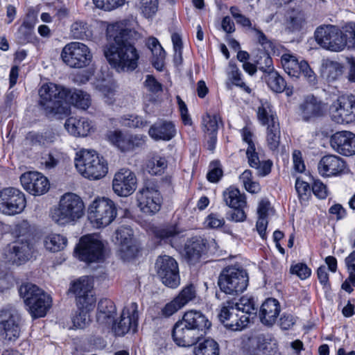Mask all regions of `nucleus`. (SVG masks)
Instances as JSON below:
<instances>
[{"mask_svg":"<svg viewBox=\"0 0 355 355\" xmlns=\"http://www.w3.org/2000/svg\"><path fill=\"white\" fill-rule=\"evenodd\" d=\"M107 37L109 43L104 55L108 62L119 71H134L139 58L135 42L140 38V34L128 28L126 22L119 21L107 26Z\"/></svg>","mask_w":355,"mask_h":355,"instance_id":"f257e3e1","label":"nucleus"},{"mask_svg":"<svg viewBox=\"0 0 355 355\" xmlns=\"http://www.w3.org/2000/svg\"><path fill=\"white\" fill-rule=\"evenodd\" d=\"M12 234L17 239L3 249L2 255L5 262L19 266L27 261L33 252V246L28 239L30 225L28 221L21 220L15 224Z\"/></svg>","mask_w":355,"mask_h":355,"instance_id":"f03ea898","label":"nucleus"},{"mask_svg":"<svg viewBox=\"0 0 355 355\" xmlns=\"http://www.w3.org/2000/svg\"><path fill=\"white\" fill-rule=\"evenodd\" d=\"M38 93L39 106L46 116L69 114V107L64 103L67 89L53 83H48L41 86Z\"/></svg>","mask_w":355,"mask_h":355,"instance_id":"7ed1b4c3","label":"nucleus"},{"mask_svg":"<svg viewBox=\"0 0 355 355\" xmlns=\"http://www.w3.org/2000/svg\"><path fill=\"white\" fill-rule=\"evenodd\" d=\"M85 214V205L82 198L73 193H66L61 196L57 207L51 211V218L56 224L64 226L74 224Z\"/></svg>","mask_w":355,"mask_h":355,"instance_id":"20e7f679","label":"nucleus"},{"mask_svg":"<svg viewBox=\"0 0 355 355\" xmlns=\"http://www.w3.org/2000/svg\"><path fill=\"white\" fill-rule=\"evenodd\" d=\"M75 166L80 174L93 180L103 178L108 171L107 162L90 150H81L76 154Z\"/></svg>","mask_w":355,"mask_h":355,"instance_id":"39448f33","label":"nucleus"},{"mask_svg":"<svg viewBox=\"0 0 355 355\" xmlns=\"http://www.w3.org/2000/svg\"><path fill=\"white\" fill-rule=\"evenodd\" d=\"M19 292L33 318L46 315L51 306V299L49 295L31 283L22 284Z\"/></svg>","mask_w":355,"mask_h":355,"instance_id":"423d86ee","label":"nucleus"},{"mask_svg":"<svg viewBox=\"0 0 355 355\" xmlns=\"http://www.w3.org/2000/svg\"><path fill=\"white\" fill-rule=\"evenodd\" d=\"M249 277L245 270L229 266L225 268L218 277L220 290L229 295H238L243 293L248 285Z\"/></svg>","mask_w":355,"mask_h":355,"instance_id":"0eeeda50","label":"nucleus"},{"mask_svg":"<svg viewBox=\"0 0 355 355\" xmlns=\"http://www.w3.org/2000/svg\"><path fill=\"white\" fill-rule=\"evenodd\" d=\"M116 216L115 204L109 198H96L88 207V218L98 228L110 225Z\"/></svg>","mask_w":355,"mask_h":355,"instance_id":"6e6552de","label":"nucleus"},{"mask_svg":"<svg viewBox=\"0 0 355 355\" xmlns=\"http://www.w3.org/2000/svg\"><path fill=\"white\" fill-rule=\"evenodd\" d=\"M315 38L321 47L331 51H341L347 46L345 33L333 25L318 27L315 31Z\"/></svg>","mask_w":355,"mask_h":355,"instance_id":"1a4fd4ad","label":"nucleus"},{"mask_svg":"<svg viewBox=\"0 0 355 355\" xmlns=\"http://www.w3.org/2000/svg\"><path fill=\"white\" fill-rule=\"evenodd\" d=\"M280 62L289 76L298 78L302 75L309 84L316 85L317 76L306 61L300 60L295 55L286 51L281 55Z\"/></svg>","mask_w":355,"mask_h":355,"instance_id":"9d476101","label":"nucleus"},{"mask_svg":"<svg viewBox=\"0 0 355 355\" xmlns=\"http://www.w3.org/2000/svg\"><path fill=\"white\" fill-rule=\"evenodd\" d=\"M61 58L69 67L81 69L90 64L92 54L86 44L79 42H71L63 47Z\"/></svg>","mask_w":355,"mask_h":355,"instance_id":"9b49d317","label":"nucleus"},{"mask_svg":"<svg viewBox=\"0 0 355 355\" xmlns=\"http://www.w3.org/2000/svg\"><path fill=\"white\" fill-rule=\"evenodd\" d=\"M78 259L87 263L101 262L105 259V248L97 235L83 236L75 249Z\"/></svg>","mask_w":355,"mask_h":355,"instance_id":"f8f14e48","label":"nucleus"},{"mask_svg":"<svg viewBox=\"0 0 355 355\" xmlns=\"http://www.w3.org/2000/svg\"><path fill=\"white\" fill-rule=\"evenodd\" d=\"M218 318L227 329L232 331H241L250 322L249 316L240 313L232 300L221 304Z\"/></svg>","mask_w":355,"mask_h":355,"instance_id":"ddd939ff","label":"nucleus"},{"mask_svg":"<svg viewBox=\"0 0 355 355\" xmlns=\"http://www.w3.org/2000/svg\"><path fill=\"white\" fill-rule=\"evenodd\" d=\"M330 114L331 119L337 123H349L355 121V96H339L331 105Z\"/></svg>","mask_w":355,"mask_h":355,"instance_id":"4468645a","label":"nucleus"},{"mask_svg":"<svg viewBox=\"0 0 355 355\" xmlns=\"http://www.w3.org/2000/svg\"><path fill=\"white\" fill-rule=\"evenodd\" d=\"M26 207L24 194L19 189L8 187L0 191V211L7 215L21 213Z\"/></svg>","mask_w":355,"mask_h":355,"instance_id":"2eb2a0df","label":"nucleus"},{"mask_svg":"<svg viewBox=\"0 0 355 355\" xmlns=\"http://www.w3.org/2000/svg\"><path fill=\"white\" fill-rule=\"evenodd\" d=\"M157 275L168 287L176 288L180 284L179 269L177 261L169 256H160L155 263Z\"/></svg>","mask_w":355,"mask_h":355,"instance_id":"dca6fc26","label":"nucleus"},{"mask_svg":"<svg viewBox=\"0 0 355 355\" xmlns=\"http://www.w3.org/2000/svg\"><path fill=\"white\" fill-rule=\"evenodd\" d=\"M69 291L76 296L78 307L94 309L96 299L93 292V283L89 277H82L74 282Z\"/></svg>","mask_w":355,"mask_h":355,"instance_id":"f3484780","label":"nucleus"},{"mask_svg":"<svg viewBox=\"0 0 355 355\" xmlns=\"http://www.w3.org/2000/svg\"><path fill=\"white\" fill-rule=\"evenodd\" d=\"M137 205L147 214H154L161 208L162 198L154 186H145L137 193Z\"/></svg>","mask_w":355,"mask_h":355,"instance_id":"a211bd4d","label":"nucleus"},{"mask_svg":"<svg viewBox=\"0 0 355 355\" xmlns=\"http://www.w3.org/2000/svg\"><path fill=\"white\" fill-rule=\"evenodd\" d=\"M137 180L135 174L128 168L117 171L112 180V189L119 196L127 197L136 190Z\"/></svg>","mask_w":355,"mask_h":355,"instance_id":"6ab92c4d","label":"nucleus"},{"mask_svg":"<svg viewBox=\"0 0 355 355\" xmlns=\"http://www.w3.org/2000/svg\"><path fill=\"white\" fill-rule=\"evenodd\" d=\"M0 334L5 339L12 341L17 340L21 333V319L19 315L10 311L0 312Z\"/></svg>","mask_w":355,"mask_h":355,"instance_id":"aec40b11","label":"nucleus"},{"mask_svg":"<svg viewBox=\"0 0 355 355\" xmlns=\"http://www.w3.org/2000/svg\"><path fill=\"white\" fill-rule=\"evenodd\" d=\"M20 181L24 189L34 196L43 195L50 188L48 179L42 173L35 171H29L22 174Z\"/></svg>","mask_w":355,"mask_h":355,"instance_id":"412c9836","label":"nucleus"},{"mask_svg":"<svg viewBox=\"0 0 355 355\" xmlns=\"http://www.w3.org/2000/svg\"><path fill=\"white\" fill-rule=\"evenodd\" d=\"M137 309V303L132 302L123 310L119 322L115 323L113 327L114 331L116 336H123L130 329L135 331L138 320Z\"/></svg>","mask_w":355,"mask_h":355,"instance_id":"4be33fe9","label":"nucleus"},{"mask_svg":"<svg viewBox=\"0 0 355 355\" xmlns=\"http://www.w3.org/2000/svg\"><path fill=\"white\" fill-rule=\"evenodd\" d=\"M331 148L338 153L351 156L355 155V135L349 131L334 133L330 139Z\"/></svg>","mask_w":355,"mask_h":355,"instance_id":"5701e85b","label":"nucleus"},{"mask_svg":"<svg viewBox=\"0 0 355 355\" xmlns=\"http://www.w3.org/2000/svg\"><path fill=\"white\" fill-rule=\"evenodd\" d=\"M346 168L345 161L335 155L323 156L318 164V173L322 177L340 175Z\"/></svg>","mask_w":355,"mask_h":355,"instance_id":"b1692460","label":"nucleus"},{"mask_svg":"<svg viewBox=\"0 0 355 355\" xmlns=\"http://www.w3.org/2000/svg\"><path fill=\"white\" fill-rule=\"evenodd\" d=\"M181 320L183 324L192 329L201 336H204L211 326V322L206 315L196 310L185 312Z\"/></svg>","mask_w":355,"mask_h":355,"instance_id":"393cba45","label":"nucleus"},{"mask_svg":"<svg viewBox=\"0 0 355 355\" xmlns=\"http://www.w3.org/2000/svg\"><path fill=\"white\" fill-rule=\"evenodd\" d=\"M172 336L174 342L180 347L192 346L202 337L194 330L183 324L182 320L174 325Z\"/></svg>","mask_w":355,"mask_h":355,"instance_id":"a878e982","label":"nucleus"},{"mask_svg":"<svg viewBox=\"0 0 355 355\" xmlns=\"http://www.w3.org/2000/svg\"><path fill=\"white\" fill-rule=\"evenodd\" d=\"M300 115L304 121H308L321 116L324 107L321 101L313 96H307L299 107Z\"/></svg>","mask_w":355,"mask_h":355,"instance_id":"bb28decb","label":"nucleus"},{"mask_svg":"<svg viewBox=\"0 0 355 355\" xmlns=\"http://www.w3.org/2000/svg\"><path fill=\"white\" fill-rule=\"evenodd\" d=\"M148 135L155 141H169L176 135L175 126L172 121L160 119L150 127Z\"/></svg>","mask_w":355,"mask_h":355,"instance_id":"cd10ccee","label":"nucleus"},{"mask_svg":"<svg viewBox=\"0 0 355 355\" xmlns=\"http://www.w3.org/2000/svg\"><path fill=\"white\" fill-rule=\"evenodd\" d=\"M207 241L201 237H193L188 240L184 246V256L190 264L199 261L207 251Z\"/></svg>","mask_w":355,"mask_h":355,"instance_id":"c85d7f7f","label":"nucleus"},{"mask_svg":"<svg viewBox=\"0 0 355 355\" xmlns=\"http://www.w3.org/2000/svg\"><path fill=\"white\" fill-rule=\"evenodd\" d=\"M280 313L279 302L274 298H268L262 304L259 311L261 322L267 326L272 325Z\"/></svg>","mask_w":355,"mask_h":355,"instance_id":"c756f323","label":"nucleus"},{"mask_svg":"<svg viewBox=\"0 0 355 355\" xmlns=\"http://www.w3.org/2000/svg\"><path fill=\"white\" fill-rule=\"evenodd\" d=\"M64 127L71 135L78 137H86L94 130L92 122L85 118H69Z\"/></svg>","mask_w":355,"mask_h":355,"instance_id":"7c9ffc66","label":"nucleus"},{"mask_svg":"<svg viewBox=\"0 0 355 355\" xmlns=\"http://www.w3.org/2000/svg\"><path fill=\"white\" fill-rule=\"evenodd\" d=\"M246 155L249 165L257 170L259 176L264 177L270 173L272 162L269 159L261 161L256 152V148H247Z\"/></svg>","mask_w":355,"mask_h":355,"instance_id":"2f4dec72","label":"nucleus"},{"mask_svg":"<svg viewBox=\"0 0 355 355\" xmlns=\"http://www.w3.org/2000/svg\"><path fill=\"white\" fill-rule=\"evenodd\" d=\"M67 102L78 109L85 110L91 105L92 99L90 95L84 91L67 89V96H66L64 103L67 104Z\"/></svg>","mask_w":355,"mask_h":355,"instance_id":"473e14b6","label":"nucleus"},{"mask_svg":"<svg viewBox=\"0 0 355 355\" xmlns=\"http://www.w3.org/2000/svg\"><path fill=\"white\" fill-rule=\"evenodd\" d=\"M116 315L114 302L108 299L101 300L98 305L97 321L101 324H110Z\"/></svg>","mask_w":355,"mask_h":355,"instance_id":"72a5a7b5","label":"nucleus"},{"mask_svg":"<svg viewBox=\"0 0 355 355\" xmlns=\"http://www.w3.org/2000/svg\"><path fill=\"white\" fill-rule=\"evenodd\" d=\"M146 45L153 54L152 62L153 66L157 70L162 71L165 59V51L164 49L155 37L148 38Z\"/></svg>","mask_w":355,"mask_h":355,"instance_id":"f704fd0d","label":"nucleus"},{"mask_svg":"<svg viewBox=\"0 0 355 355\" xmlns=\"http://www.w3.org/2000/svg\"><path fill=\"white\" fill-rule=\"evenodd\" d=\"M223 197L225 205L230 208L246 206L245 195L234 187L226 189L223 193Z\"/></svg>","mask_w":355,"mask_h":355,"instance_id":"c9c22d12","label":"nucleus"},{"mask_svg":"<svg viewBox=\"0 0 355 355\" xmlns=\"http://www.w3.org/2000/svg\"><path fill=\"white\" fill-rule=\"evenodd\" d=\"M286 28L290 32L300 31L305 21L304 13L297 9H289L285 15Z\"/></svg>","mask_w":355,"mask_h":355,"instance_id":"e433bc0d","label":"nucleus"},{"mask_svg":"<svg viewBox=\"0 0 355 355\" xmlns=\"http://www.w3.org/2000/svg\"><path fill=\"white\" fill-rule=\"evenodd\" d=\"M129 133L121 130H110L106 134L107 141L121 152H127Z\"/></svg>","mask_w":355,"mask_h":355,"instance_id":"4c0bfd02","label":"nucleus"},{"mask_svg":"<svg viewBox=\"0 0 355 355\" xmlns=\"http://www.w3.org/2000/svg\"><path fill=\"white\" fill-rule=\"evenodd\" d=\"M167 167L166 159L155 155L149 158L145 164V170L152 175H161Z\"/></svg>","mask_w":355,"mask_h":355,"instance_id":"58836bf2","label":"nucleus"},{"mask_svg":"<svg viewBox=\"0 0 355 355\" xmlns=\"http://www.w3.org/2000/svg\"><path fill=\"white\" fill-rule=\"evenodd\" d=\"M322 74L329 82L337 80L343 73V66L336 61L327 60L322 64Z\"/></svg>","mask_w":355,"mask_h":355,"instance_id":"ea45409f","label":"nucleus"},{"mask_svg":"<svg viewBox=\"0 0 355 355\" xmlns=\"http://www.w3.org/2000/svg\"><path fill=\"white\" fill-rule=\"evenodd\" d=\"M257 343L261 348L263 354L280 355L277 340L270 336H257Z\"/></svg>","mask_w":355,"mask_h":355,"instance_id":"a19ab883","label":"nucleus"},{"mask_svg":"<svg viewBox=\"0 0 355 355\" xmlns=\"http://www.w3.org/2000/svg\"><path fill=\"white\" fill-rule=\"evenodd\" d=\"M70 34L77 40L89 39L92 35L87 23L83 20H76L71 25Z\"/></svg>","mask_w":355,"mask_h":355,"instance_id":"79ce46f5","label":"nucleus"},{"mask_svg":"<svg viewBox=\"0 0 355 355\" xmlns=\"http://www.w3.org/2000/svg\"><path fill=\"white\" fill-rule=\"evenodd\" d=\"M195 355H219V345L213 339H207L194 347Z\"/></svg>","mask_w":355,"mask_h":355,"instance_id":"37998d69","label":"nucleus"},{"mask_svg":"<svg viewBox=\"0 0 355 355\" xmlns=\"http://www.w3.org/2000/svg\"><path fill=\"white\" fill-rule=\"evenodd\" d=\"M257 119L263 125L269 126L272 123H278L273 115L270 103L267 101H261L257 110Z\"/></svg>","mask_w":355,"mask_h":355,"instance_id":"c03bdc74","label":"nucleus"},{"mask_svg":"<svg viewBox=\"0 0 355 355\" xmlns=\"http://www.w3.org/2000/svg\"><path fill=\"white\" fill-rule=\"evenodd\" d=\"M219 124H222V120L218 114L207 113L202 118V129L205 135L217 134Z\"/></svg>","mask_w":355,"mask_h":355,"instance_id":"a18cd8bd","label":"nucleus"},{"mask_svg":"<svg viewBox=\"0 0 355 355\" xmlns=\"http://www.w3.org/2000/svg\"><path fill=\"white\" fill-rule=\"evenodd\" d=\"M266 141L268 148L271 150H277L280 144V129L279 123H272L267 127Z\"/></svg>","mask_w":355,"mask_h":355,"instance_id":"49530a36","label":"nucleus"},{"mask_svg":"<svg viewBox=\"0 0 355 355\" xmlns=\"http://www.w3.org/2000/svg\"><path fill=\"white\" fill-rule=\"evenodd\" d=\"M67 244V239L59 234L48 236L44 241L46 248L51 252H58L64 249Z\"/></svg>","mask_w":355,"mask_h":355,"instance_id":"de8ad7c7","label":"nucleus"},{"mask_svg":"<svg viewBox=\"0 0 355 355\" xmlns=\"http://www.w3.org/2000/svg\"><path fill=\"white\" fill-rule=\"evenodd\" d=\"M266 81L268 87L275 92L281 93L286 89L285 80L276 71H269L266 76Z\"/></svg>","mask_w":355,"mask_h":355,"instance_id":"09e8293b","label":"nucleus"},{"mask_svg":"<svg viewBox=\"0 0 355 355\" xmlns=\"http://www.w3.org/2000/svg\"><path fill=\"white\" fill-rule=\"evenodd\" d=\"M184 231L177 225H171L156 231V236L169 241H176L183 236Z\"/></svg>","mask_w":355,"mask_h":355,"instance_id":"8fccbe9b","label":"nucleus"},{"mask_svg":"<svg viewBox=\"0 0 355 355\" xmlns=\"http://www.w3.org/2000/svg\"><path fill=\"white\" fill-rule=\"evenodd\" d=\"M234 304L241 314H245L249 317L250 315L257 314V309L252 297L243 296L239 299V302H234Z\"/></svg>","mask_w":355,"mask_h":355,"instance_id":"3c124183","label":"nucleus"},{"mask_svg":"<svg viewBox=\"0 0 355 355\" xmlns=\"http://www.w3.org/2000/svg\"><path fill=\"white\" fill-rule=\"evenodd\" d=\"M230 12L236 23L242 27L247 28L250 33L253 31V28L257 26L256 24H253L248 17L242 15L240 9L237 6H231Z\"/></svg>","mask_w":355,"mask_h":355,"instance_id":"603ef678","label":"nucleus"},{"mask_svg":"<svg viewBox=\"0 0 355 355\" xmlns=\"http://www.w3.org/2000/svg\"><path fill=\"white\" fill-rule=\"evenodd\" d=\"M94 309L78 307V311L72 318L73 325L78 328H84L90 321L89 312Z\"/></svg>","mask_w":355,"mask_h":355,"instance_id":"864d4df0","label":"nucleus"},{"mask_svg":"<svg viewBox=\"0 0 355 355\" xmlns=\"http://www.w3.org/2000/svg\"><path fill=\"white\" fill-rule=\"evenodd\" d=\"M251 33L256 39L257 44L263 49L264 51L270 52L273 50L275 47L273 42L258 26L253 28Z\"/></svg>","mask_w":355,"mask_h":355,"instance_id":"5fc2aeb1","label":"nucleus"},{"mask_svg":"<svg viewBox=\"0 0 355 355\" xmlns=\"http://www.w3.org/2000/svg\"><path fill=\"white\" fill-rule=\"evenodd\" d=\"M119 256L123 261H130L134 259L138 252L135 242L119 245Z\"/></svg>","mask_w":355,"mask_h":355,"instance_id":"6e6d98bb","label":"nucleus"},{"mask_svg":"<svg viewBox=\"0 0 355 355\" xmlns=\"http://www.w3.org/2000/svg\"><path fill=\"white\" fill-rule=\"evenodd\" d=\"M196 297V289L193 284L186 286L175 297L180 304L184 306L190 301L194 300Z\"/></svg>","mask_w":355,"mask_h":355,"instance_id":"4d7b16f0","label":"nucleus"},{"mask_svg":"<svg viewBox=\"0 0 355 355\" xmlns=\"http://www.w3.org/2000/svg\"><path fill=\"white\" fill-rule=\"evenodd\" d=\"M116 239L119 245L135 242L132 230L126 226H121L116 230Z\"/></svg>","mask_w":355,"mask_h":355,"instance_id":"13d9d810","label":"nucleus"},{"mask_svg":"<svg viewBox=\"0 0 355 355\" xmlns=\"http://www.w3.org/2000/svg\"><path fill=\"white\" fill-rule=\"evenodd\" d=\"M139 8L146 17H151L158 10V0H141Z\"/></svg>","mask_w":355,"mask_h":355,"instance_id":"bf43d9fd","label":"nucleus"},{"mask_svg":"<svg viewBox=\"0 0 355 355\" xmlns=\"http://www.w3.org/2000/svg\"><path fill=\"white\" fill-rule=\"evenodd\" d=\"M100 92L103 96L105 102L112 105L116 101V91L113 84H103L100 86Z\"/></svg>","mask_w":355,"mask_h":355,"instance_id":"052dcab7","label":"nucleus"},{"mask_svg":"<svg viewBox=\"0 0 355 355\" xmlns=\"http://www.w3.org/2000/svg\"><path fill=\"white\" fill-rule=\"evenodd\" d=\"M60 159L61 153L58 150H53L42 157V163L46 168H52L58 165Z\"/></svg>","mask_w":355,"mask_h":355,"instance_id":"680f3d73","label":"nucleus"},{"mask_svg":"<svg viewBox=\"0 0 355 355\" xmlns=\"http://www.w3.org/2000/svg\"><path fill=\"white\" fill-rule=\"evenodd\" d=\"M93 1L97 8L110 11L123 6L125 0H93Z\"/></svg>","mask_w":355,"mask_h":355,"instance_id":"e2e57ef3","label":"nucleus"},{"mask_svg":"<svg viewBox=\"0 0 355 355\" xmlns=\"http://www.w3.org/2000/svg\"><path fill=\"white\" fill-rule=\"evenodd\" d=\"M144 86L146 90L153 94H157L162 91V85L152 75H147L144 82Z\"/></svg>","mask_w":355,"mask_h":355,"instance_id":"0e129e2a","label":"nucleus"},{"mask_svg":"<svg viewBox=\"0 0 355 355\" xmlns=\"http://www.w3.org/2000/svg\"><path fill=\"white\" fill-rule=\"evenodd\" d=\"M206 226L211 229H217L225 225V221L223 216L211 213L207 216L205 222Z\"/></svg>","mask_w":355,"mask_h":355,"instance_id":"69168bd1","label":"nucleus"},{"mask_svg":"<svg viewBox=\"0 0 355 355\" xmlns=\"http://www.w3.org/2000/svg\"><path fill=\"white\" fill-rule=\"evenodd\" d=\"M146 136L143 135H132L128 136V151H132L137 148H141L145 145Z\"/></svg>","mask_w":355,"mask_h":355,"instance_id":"338daca9","label":"nucleus"},{"mask_svg":"<svg viewBox=\"0 0 355 355\" xmlns=\"http://www.w3.org/2000/svg\"><path fill=\"white\" fill-rule=\"evenodd\" d=\"M257 65L261 71L267 73V74L269 71H275L272 67V60L269 55V52L264 51L263 56L257 60Z\"/></svg>","mask_w":355,"mask_h":355,"instance_id":"774afa93","label":"nucleus"}]
</instances>
